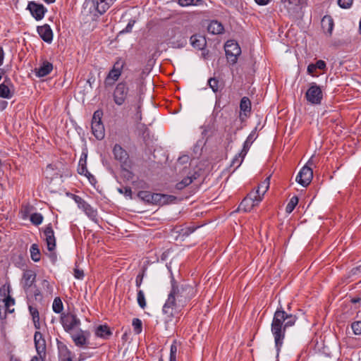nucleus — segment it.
Segmentation results:
<instances>
[{
	"mask_svg": "<svg viewBox=\"0 0 361 361\" xmlns=\"http://www.w3.org/2000/svg\"><path fill=\"white\" fill-rule=\"evenodd\" d=\"M297 319L296 314L291 312V303L288 304L287 310L280 305L275 311L271 324V331L274 338L277 353L283 345L286 330L295 325Z\"/></svg>",
	"mask_w": 361,
	"mask_h": 361,
	"instance_id": "obj_1",
	"label": "nucleus"
},
{
	"mask_svg": "<svg viewBox=\"0 0 361 361\" xmlns=\"http://www.w3.org/2000/svg\"><path fill=\"white\" fill-rule=\"evenodd\" d=\"M129 81L123 80L118 82L113 92V99L118 106H122L127 103L130 104L133 99H137V97H141V94L133 87H130Z\"/></svg>",
	"mask_w": 361,
	"mask_h": 361,
	"instance_id": "obj_2",
	"label": "nucleus"
},
{
	"mask_svg": "<svg viewBox=\"0 0 361 361\" xmlns=\"http://www.w3.org/2000/svg\"><path fill=\"white\" fill-rule=\"evenodd\" d=\"M170 293L173 295L178 301L186 305L196 295V289L188 283H178L173 276H171Z\"/></svg>",
	"mask_w": 361,
	"mask_h": 361,
	"instance_id": "obj_3",
	"label": "nucleus"
},
{
	"mask_svg": "<svg viewBox=\"0 0 361 361\" xmlns=\"http://www.w3.org/2000/svg\"><path fill=\"white\" fill-rule=\"evenodd\" d=\"M11 286H4L0 288V319L6 318L7 313H13L14 308H11L15 305V299L10 295Z\"/></svg>",
	"mask_w": 361,
	"mask_h": 361,
	"instance_id": "obj_4",
	"label": "nucleus"
},
{
	"mask_svg": "<svg viewBox=\"0 0 361 361\" xmlns=\"http://www.w3.org/2000/svg\"><path fill=\"white\" fill-rule=\"evenodd\" d=\"M183 304L180 303L178 300L173 295L170 293L168 298L163 305L162 312L169 318V321L175 317L177 314H180L185 307Z\"/></svg>",
	"mask_w": 361,
	"mask_h": 361,
	"instance_id": "obj_5",
	"label": "nucleus"
},
{
	"mask_svg": "<svg viewBox=\"0 0 361 361\" xmlns=\"http://www.w3.org/2000/svg\"><path fill=\"white\" fill-rule=\"evenodd\" d=\"M116 0H85V7L88 8L90 13L96 12L99 15L104 14Z\"/></svg>",
	"mask_w": 361,
	"mask_h": 361,
	"instance_id": "obj_6",
	"label": "nucleus"
},
{
	"mask_svg": "<svg viewBox=\"0 0 361 361\" xmlns=\"http://www.w3.org/2000/svg\"><path fill=\"white\" fill-rule=\"evenodd\" d=\"M60 322L64 331L69 334H71V331L79 327L81 324L80 319L75 314L72 312L61 313Z\"/></svg>",
	"mask_w": 361,
	"mask_h": 361,
	"instance_id": "obj_7",
	"label": "nucleus"
},
{
	"mask_svg": "<svg viewBox=\"0 0 361 361\" xmlns=\"http://www.w3.org/2000/svg\"><path fill=\"white\" fill-rule=\"evenodd\" d=\"M314 165L312 158H311L303 166L296 177V181L303 187H307L312 181L313 178V171L311 168Z\"/></svg>",
	"mask_w": 361,
	"mask_h": 361,
	"instance_id": "obj_8",
	"label": "nucleus"
},
{
	"mask_svg": "<svg viewBox=\"0 0 361 361\" xmlns=\"http://www.w3.org/2000/svg\"><path fill=\"white\" fill-rule=\"evenodd\" d=\"M305 98L312 104H320L323 99L321 87L315 82L310 83L305 93Z\"/></svg>",
	"mask_w": 361,
	"mask_h": 361,
	"instance_id": "obj_9",
	"label": "nucleus"
},
{
	"mask_svg": "<svg viewBox=\"0 0 361 361\" xmlns=\"http://www.w3.org/2000/svg\"><path fill=\"white\" fill-rule=\"evenodd\" d=\"M123 66L124 62L120 61H118L114 63L113 68L110 70L104 80V85L106 87L112 86L115 82L118 80L122 73Z\"/></svg>",
	"mask_w": 361,
	"mask_h": 361,
	"instance_id": "obj_10",
	"label": "nucleus"
},
{
	"mask_svg": "<svg viewBox=\"0 0 361 361\" xmlns=\"http://www.w3.org/2000/svg\"><path fill=\"white\" fill-rule=\"evenodd\" d=\"M225 52L228 60L234 64L237 62L238 56L241 54V49L236 42L228 40L225 44Z\"/></svg>",
	"mask_w": 361,
	"mask_h": 361,
	"instance_id": "obj_11",
	"label": "nucleus"
},
{
	"mask_svg": "<svg viewBox=\"0 0 361 361\" xmlns=\"http://www.w3.org/2000/svg\"><path fill=\"white\" fill-rule=\"evenodd\" d=\"M114 158L119 161L121 167H130L131 161L128 152L118 144H116L113 148Z\"/></svg>",
	"mask_w": 361,
	"mask_h": 361,
	"instance_id": "obj_12",
	"label": "nucleus"
},
{
	"mask_svg": "<svg viewBox=\"0 0 361 361\" xmlns=\"http://www.w3.org/2000/svg\"><path fill=\"white\" fill-rule=\"evenodd\" d=\"M261 200L262 197H257V195L250 193L242 200L238 207V211L250 212Z\"/></svg>",
	"mask_w": 361,
	"mask_h": 361,
	"instance_id": "obj_13",
	"label": "nucleus"
},
{
	"mask_svg": "<svg viewBox=\"0 0 361 361\" xmlns=\"http://www.w3.org/2000/svg\"><path fill=\"white\" fill-rule=\"evenodd\" d=\"M142 105V97H137V99H133L130 102V104L128 106L129 111H132V118L136 123H140L142 119L141 111Z\"/></svg>",
	"mask_w": 361,
	"mask_h": 361,
	"instance_id": "obj_14",
	"label": "nucleus"
},
{
	"mask_svg": "<svg viewBox=\"0 0 361 361\" xmlns=\"http://www.w3.org/2000/svg\"><path fill=\"white\" fill-rule=\"evenodd\" d=\"M27 9L30 11L31 15L36 20H42L47 11V8L43 4L35 1H30Z\"/></svg>",
	"mask_w": 361,
	"mask_h": 361,
	"instance_id": "obj_15",
	"label": "nucleus"
},
{
	"mask_svg": "<svg viewBox=\"0 0 361 361\" xmlns=\"http://www.w3.org/2000/svg\"><path fill=\"white\" fill-rule=\"evenodd\" d=\"M284 7L291 15H296L301 12L305 0H281Z\"/></svg>",
	"mask_w": 361,
	"mask_h": 361,
	"instance_id": "obj_16",
	"label": "nucleus"
},
{
	"mask_svg": "<svg viewBox=\"0 0 361 361\" xmlns=\"http://www.w3.org/2000/svg\"><path fill=\"white\" fill-rule=\"evenodd\" d=\"M44 235L45 236V241L47 246V250L49 252L54 251L56 248V238L52 228L51 224H49L44 230Z\"/></svg>",
	"mask_w": 361,
	"mask_h": 361,
	"instance_id": "obj_17",
	"label": "nucleus"
},
{
	"mask_svg": "<svg viewBox=\"0 0 361 361\" xmlns=\"http://www.w3.org/2000/svg\"><path fill=\"white\" fill-rule=\"evenodd\" d=\"M34 343L38 355H45L46 341L39 331H36L34 335Z\"/></svg>",
	"mask_w": 361,
	"mask_h": 361,
	"instance_id": "obj_18",
	"label": "nucleus"
},
{
	"mask_svg": "<svg viewBox=\"0 0 361 361\" xmlns=\"http://www.w3.org/2000/svg\"><path fill=\"white\" fill-rule=\"evenodd\" d=\"M240 119L243 122L251 112V102L247 97H243L240 102Z\"/></svg>",
	"mask_w": 361,
	"mask_h": 361,
	"instance_id": "obj_19",
	"label": "nucleus"
},
{
	"mask_svg": "<svg viewBox=\"0 0 361 361\" xmlns=\"http://www.w3.org/2000/svg\"><path fill=\"white\" fill-rule=\"evenodd\" d=\"M37 32L40 37L47 43H51L53 39V32L50 26L44 24L37 27Z\"/></svg>",
	"mask_w": 361,
	"mask_h": 361,
	"instance_id": "obj_20",
	"label": "nucleus"
},
{
	"mask_svg": "<svg viewBox=\"0 0 361 361\" xmlns=\"http://www.w3.org/2000/svg\"><path fill=\"white\" fill-rule=\"evenodd\" d=\"M56 341L60 361H73L71 352L68 350V347L58 339Z\"/></svg>",
	"mask_w": 361,
	"mask_h": 361,
	"instance_id": "obj_21",
	"label": "nucleus"
},
{
	"mask_svg": "<svg viewBox=\"0 0 361 361\" xmlns=\"http://www.w3.org/2000/svg\"><path fill=\"white\" fill-rule=\"evenodd\" d=\"M36 280V274L32 270H26L23 275V287L26 291L30 288Z\"/></svg>",
	"mask_w": 361,
	"mask_h": 361,
	"instance_id": "obj_22",
	"label": "nucleus"
},
{
	"mask_svg": "<svg viewBox=\"0 0 361 361\" xmlns=\"http://www.w3.org/2000/svg\"><path fill=\"white\" fill-rule=\"evenodd\" d=\"M52 70V63L47 61H44L40 64L39 68H35L34 71L37 77L42 78L49 75Z\"/></svg>",
	"mask_w": 361,
	"mask_h": 361,
	"instance_id": "obj_23",
	"label": "nucleus"
},
{
	"mask_svg": "<svg viewBox=\"0 0 361 361\" xmlns=\"http://www.w3.org/2000/svg\"><path fill=\"white\" fill-rule=\"evenodd\" d=\"M71 337L74 344L78 348H87L90 345V341L81 334L78 329L75 333L71 334Z\"/></svg>",
	"mask_w": 361,
	"mask_h": 361,
	"instance_id": "obj_24",
	"label": "nucleus"
},
{
	"mask_svg": "<svg viewBox=\"0 0 361 361\" xmlns=\"http://www.w3.org/2000/svg\"><path fill=\"white\" fill-rule=\"evenodd\" d=\"M257 132V128H255L248 135L246 140L245 141L243 144V149L241 152L239 153V156L243 157V159L245 158L246 156L247 152L250 149V146L252 145V142L255 141V140L257 138V135H256Z\"/></svg>",
	"mask_w": 361,
	"mask_h": 361,
	"instance_id": "obj_25",
	"label": "nucleus"
},
{
	"mask_svg": "<svg viewBox=\"0 0 361 361\" xmlns=\"http://www.w3.org/2000/svg\"><path fill=\"white\" fill-rule=\"evenodd\" d=\"M156 205L163 206L171 203H175L177 197L174 195H166V194H156Z\"/></svg>",
	"mask_w": 361,
	"mask_h": 361,
	"instance_id": "obj_26",
	"label": "nucleus"
},
{
	"mask_svg": "<svg viewBox=\"0 0 361 361\" xmlns=\"http://www.w3.org/2000/svg\"><path fill=\"white\" fill-rule=\"evenodd\" d=\"M190 43L194 48L202 50L207 45L206 38L200 35H193L190 37Z\"/></svg>",
	"mask_w": 361,
	"mask_h": 361,
	"instance_id": "obj_27",
	"label": "nucleus"
},
{
	"mask_svg": "<svg viewBox=\"0 0 361 361\" xmlns=\"http://www.w3.org/2000/svg\"><path fill=\"white\" fill-rule=\"evenodd\" d=\"M94 334L96 336L99 337L101 338L107 340L109 339L111 335L112 331H111L110 328L106 325H99L96 329Z\"/></svg>",
	"mask_w": 361,
	"mask_h": 361,
	"instance_id": "obj_28",
	"label": "nucleus"
},
{
	"mask_svg": "<svg viewBox=\"0 0 361 361\" xmlns=\"http://www.w3.org/2000/svg\"><path fill=\"white\" fill-rule=\"evenodd\" d=\"M156 194L149 191L141 190L138 192L137 197L147 203L155 204L157 201Z\"/></svg>",
	"mask_w": 361,
	"mask_h": 361,
	"instance_id": "obj_29",
	"label": "nucleus"
},
{
	"mask_svg": "<svg viewBox=\"0 0 361 361\" xmlns=\"http://www.w3.org/2000/svg\"><path fill=\"white\" fill-rule=\"evenodd\" d=\"M207 30L213 35H220L224 31L223 25L217 20H212L207 27Z\"/></svg>",
	"mask_w": 361,
	"mask_h": 361,
	"instance_id": "obj_30",
	"label": "nucleus"
},
{
	"mask_svg": "<svg viewBox=\"0 0 361 361\" xmlns=\"http://www.w3.org/2000/svg\"><path fill=\"white\" fill-rule=\"evenodd\" d=\"M92 132L94 136L99 140L104 137V126L102 123L92 124Z\"/></svg>",
	"mask_w": 361,
	"mask_h": 361,
	"instance_id": "obj_31",
	"label": "nucleus"
},
{
	"mask_svg": "<svg viewBox=\"0 0 361 361\" xmlns=\"http://www.w3.org/2000/svg\"><path fill=\"white\" fill-rule=\"evenodd\" d=\"M15 94V89H11V87L6 85V84H0V97L4 99H11Z\"/></svg>",
	"mask_w": 361,
	"mask_h": 361,
	"instance_id": "obj_32",
	"label": "nucleus"
},
{
	"mask_svg": "<svg viewBox=\"0 0 361 361\" xmlns=\"http://www.w3.org/2000/svg\"><path fill=\"white\" fill-rule=\"evenodd\" d=\"M334 25V20L330 16H324L322 19V28L326 30L330 35L332 33Z\"/></svg>",
	"mask_w": 361,
	"mask_h": 361,
	"instance_id": "obj_33",
	"label": "nucleus"
},
{
	"mask_svg": "<svg viewBox=\"0 0 361 361\" xmlns=\"http://www.w3.org/2000/svg\"><path fill=\"white\" fill-rule=\"evenodd\" d=\"M136 128H137L138 135L140 136H142L144 141H145L146 138L147 137H149V128H147V126L144 123H141V122H140V123H137Z\"/></svg>",
	"mask_w": 361,
	"mask_h": 361,
	"instance_id": "obj_34",
	"label": "nucleus"
},
{
	"mask_svg": "<svg viewBox=\"0 0 361 361\" xmlns=\"http://www.w3.org/2000/svg\"><path fill=\"white\" fill-rule=\"evenodd\" d=\"M269 180H270V178L268 177L263 182H262L259 185L258 188L256 190L255 193L253 195H257V197H261L260 196V194H261L260 190L263 189V190L262 192V195L263 196L269 187Z\"/></svg>",
	"mask_w": 361,
	"mask_h": 361,
	"instance_id": "obj_35",
	"label": "nucleus"
},
{
	"mask_svg": "<svg viewBox=\"0 0 361 361\" xmlns=\"http://www.w3.org/2000/svg\"><path fill=\"white\" fill-rule=\"evenodd\" d=\"M30 251L31 259L35 262H39L40 260L41 253L38 245L32 244L30 247Z\"/></svg>",
	"mask_w": 361,
	"mask_h": 361,
	"instance_id": "obj_36",
	"label": "nucleus"
},
{
	"mask_svg": "<svg viewBox=\"0 0 361 361\" xmlns=\"http://www.w3.org/2000/svg\"><path fill=\"white\" fill-rule=\"evenodd\" d=\"M52 309L55 313H62V311L63 310V305L61 299L59 297H56L54 298L52 305Z\"/></svg>",
	"mask_w": 361,
	"mask_h": 361,
	"instance_id": "obj_37",
	"label": "nucleus"
},
{
	"mask_svg": "<svg viewBox=\"0 0 361 361\" xmlns=\"http://www.w3.org/2000/svg\"><path fill=\"white\" fill-rule=\"evenodd\" d=\"M80 208H82L85 214L91 219H93L96 216V211L94 210L91 205H90L86 202H83V204L80 206Z\"/></svg>",
	"mask_w": 361,
	"mask_h": 361,
	"instance_id": "obj_38",
	"label": "nucleus"
},
{
	"mask_svg": "<svg viewBox=\"0 0 361 361\" xmlns=\"http://www.w3.org/2000/svg\"><path fill=\"white\" fill-rule=\"evenodd\" d=\"M298 200H299L297 196H293L291 197V199L290 200L289 202L288 203V204L286 205V213L290 214L293 211L295 206L298 203Z\"/></svg>",
	"mask_w": 361,
	"mask_h": 361,
	"instance_id": "obj_39",
	"label": "nucleus"
},
{
	"mask_svg": "<svg viewBox=\"0 0 361 361\" xmlns=\"http://www.w3.org/2000/svg\"><path fill=\"white\" fill-rule=\"evenodd\" d=\"M208 85L215 93L220 90L219 81L216 78H210L208 80Z\"/></svg>",
	"mask_w": 361,
	"mask_h": 361,
	"instance_id": "obj_40",
	"label": "nucleus"
},
{
	"mask_svg": "<svg viewBox=\"0 0 361 361\" xmlns=\"http://www.w3.org/2000/svg\"><path fill=\"white\" fill-rule=\"evenodd\" d=\"M30 220L32 224L38 226L42 223L43 216L40 213H33L30 215Z\"/></svg>",
	"mask_w": 361,
	"mask_h": 361,
	"instance_id": "obj_41",
	"label": "nucleus"
},
{
	"mask_svg": "<svg viewBox=\"0 0 361 361\" xmlns=\"http://www.w3.org/2000/svg\"><path fill=\"white\" fill-rule=\"evenodd\" d=\"M177 350V342L174 341L170 348L169 361H176Z\"/></svg>",
	"mask_w": 361,
	"mask_h": 361,
	"instance_id": "obj_42",
	"label": "nucleus"
},
{
	"mask_svg": "<svg viewBox=\"0 0 361 361\" xmlns=\"http://www.w3.org/2000/svg\"><path fill=\"white\" fill-rule=\"evenodd\" d=\"M137 300L139 306L142 309H145L146 307V300L145 298L144 292L142 290H137Z\"/></svg>",
	"mask_w": 361,
	"mask_h": 361,
	"instance_id": "obj_43",
	"label": "nucleus"
},
{
	"mask_svg": "<svg viewBox=\"0 0 361 361\" xmlns=\"http://www.w3.org/2000/svg\"><path fill=\"white\" fill-rule=\"evenodd\" d=\"M132 325L134 329V331L135 334H139L141 333L142 330V321L138 318H134L133 319Z\"/></svg>",
	"mask_w": 361,
	"mask_h": 361,
	"instance_id": "obj_44",
	"label": "nucleus"
},
{
	"mask_svg": "<svg viewBox=\"0 0 361 361\" xmlns=\"http://www.w3.org/2000/svg\"><path fill=\"white\" fill-rule=\"evenodd\" d=\"M129 167H121V176L126 180L133 179L134 174L128 169Z\"/></svg>",
	"mask_w": 361,
	"mask_h": 361,
	"instance_id": "obj_45",
	"label": "nucleus"
},
{
	"mask_svg": "<svg viewBox=\"0 0 361 361\" xmlns=\"http://www.w3.org/2000/svg\"><path fill=\"white\" fill-rule=\"evenodd\" d=\"M243 159H243V157L239 156V154L235 156L231 164V167H234L233 171H235L241 165Z\"/></svg>",
	"mask_w": 361,
	"mask_h": 361,
	"instance_id": "obj_46",
	"label": "nucleus"
},
{
	"mask_svg": "<svg viewBox=\"0 0 361 361\" xmlns=\"http://www.w3.org/2000/svg\"><path fill=\"white\" fill-rule=\"evenodd\" d=\"M103 116V111L102 110H97L94 112L92 120V124L97 123H102V118Z\"/></svg>",
	"mask_w": 361,
	"mask_h": 361,
	"instance_id": "obj_47",
	"label": "nucleus"
},
{
	"mask_svg": "<svg viewBox=\"0 0 361 361\" xmlns=\"http://www.w3.org/2000/svg\"><path fill=\"white\" fill-rule=\"evenodd\" d=\"M136 23V19H130L127 25V26L123 29L121 31H120L119 34H125V33H130L132 32L133 27L134 26L135 23Z\"/></svg>",
	"mask_w": 361,
	"mask_h": 361,
	"instance_id": "obj_48",
	"label": "nucleus"
},
{
	"mask_svg": "<svg viewBox=\"0 0 361 361\" xmlns=\"http://www.w3.org/2000/svg\"><path fill=\"white\" fill-rule=\"evenodd\" d=\"M352 330L355 335H361V321H356L351 324Z\"/></svg>",
	"mask_w": 361,
	"mask_h": 361,
	"instance_id": "obj_49",
	"label": "nucleus"
},
{
	"mask_svg": "<svg viewBox=\"0 0 361 361\" xmlns=\"http://www.w3.org/2000/svg\"><path fill=\"white\" fill-rule=\"evenodd\" d=\"M145 274V268H143L141 271L137 275L135 279V286L139 288L142 283L143 278Z\"/></svg>",
	"mask_w": 361,
	"mask_h": 361,
	"instance_id": "obj_50",
	"label": "nucleus"
},
{
	"mask_svg": "<svg viewBox=\"0 0 361 361\" xmlns=\"http://www.w3.org/2000/svg\"><path fill=\"white\" fill-rule=\"evenodd\" d=\"M338 5L342 8H349L353 3V0H338Z\"/></svg>",
	"mask_w": 361,
	"mask_h": 361,
	"instance_id": "obj_51",
	"label": "nucleus"
},
{
	"mask_svg": "<svg viewBox=\"0 0 361 361\" xmlns=\"http://www.w3.org/2000/svg\"><path fill=\"white\" fill-rule=\"evenodd\" d=\"M77 171L78 173L80 175H85L89 171L87 169V163L79 161Z\"/></svg>",
	"mask_w": 361,
	"mask_h": 361,
	"instance_id": "obj_52",
	"label": "nucleus"
},
{
	"mask_svg": "<svg viewBox=\"0 0 361 361\" xmlns=\"http://www.w3.org/2000/svg\"><path fill=\"white\" fill-rule=\"evenodd\" d=\"M118 191L121 194H123L126 197L132 198V190L130 187H124L118 188Z\"/></svg>",
	"mask_w": 361,
	"mask_h": 361,
	"instance_id": "obj_53",
	"label": "nucleus"
},
{
	"mask_svg": "<svg viewBox=\"0 0 361 361\" xmlns=\"http://www.w3.org/2000/svg\"><path fill=\"white\" fill-rule=\"evenodd\" d=\"M317 71V68L314 63H310L307 68V72L309 75H311L313 77H317L318 75L314 74Z\"/></svg>",
	"mask_w": 361,
	"mask_h": 361,
	"instance_id": "obj_54",
	"label": "nucleus"
},
{
	"mask_svg": "<svg viewBox=\"0 0 361 361\" xmlns=\"http://www.w3.org/2000/svg\"><path fill=\"white\" fill-rule=\"evenodd\" d=\"M193 0H176L177 4L181 7L193 6Z\"/></svg>",
	"mask_w": 361,
	"mask_h": 361,
	"instance_id": "obj_55",
	"label": "nucleus"
},
{
	"mask_svg": "<svg viewBox=\"0 0 361 361\" xmlns=\"http://www.w3.org/2000/svg\"><path fill=\"white\" fill-rule=\"evenodd\" d=\"M29 311L30 314L32 315V319L39 318V312L36 307L29 305Z\"/></svg>",
	"mask_w": 361,
	"mask_h": 361,
	"instance_id": "obj_56",
	"label": "nucleus"
},
{
	"mask_svg": "<svg viewBox=\"0 0 361 361\" xmlns=\"http://www.w3.org/2000/svg\"><path fill=\"white\" fill-rule=\"evenodd\" d=\"M353 276H361V267L360 266L354 267L350 270V275L348 276V277Z\"/></svg>",
	"mask_w": 361,
	"mask_h": 361,
	"instance_id": "obj_57",
	"label": "nucleus"
},
{
	"mask_svg": "<svg viewBox=\"0 0 361 361\" xmlns=\"http://www.w3.org/2000/svg\"><path fill=\"white\" fill-rule=\"evenodd\" d=\"M195 230V228L189 226L184 229H182L180 234H182L183 236H188L190 234H191L192 232H194Z\"/></svg>",
	"mask_w": 361,
	"mask_h": 361,
	"instance_id": "obj_58",
	"label": "nucleus"
},
{
	"mask_svg": "<svg viewBox=\"0 0 361 361\" xmlns=\"http://www.w3.org/2000/svg\"><path fill=\"white\" fill-rule=\"evenodd\" d=\"M317 69H319V70H325L326 68V63L323 60H318L315 63H314Z\"/></svg>",
	"mask_w": 361,
	"mask_h": 361,
	"instance_id": "obj_59",
	"label": "nucleus"
},
{
	"mask_svg": "<svg viewBox=\"0 0 361 361\" xmlns=\"http://www.w3.org/2000/svg\"><path fill=\"white\" fill-rule=\"evenodd\" d=\"M74 276L78 279H82L84 277V272L82 270L75 269Z\"/></svg>",
	"mask_w": 361,
	"mask_h": 361,
	"instance_id": "obj_60",
	"label": "nucleus"
},
{
	"mask_svg": "<svg viewBox=\"0 0 361 361\" xmlns=\"http://www.w3.org/2000/svg\"><path fill=\"white\" fill-rule=\"evenodd\" d=\"M87 149H85L82 152V154L80 156L79 161L83 162V163H87Z\"/></svg>",
	"mask_w": 361,
	"mask_h": 361,
	"instance_id": "obj_61",
	"label": "nucleus"
},
{
	"mask_svg": "<svg viewBox=\"0 0 361 361\" xmlns=\"http://www.w3.org/2000/svg\"><path fill=\"white\" fill-rule=\"evenodd\" d=\"M1 84H6V85L11 87V89H14V86L8 76L4 77V82Z\"/></svg>",
	"mask_w": 361,
	"mask_h": 361,
	"instance_id": "obj_62",
	"label": "nucleus"
},
{
	"mask_svg": "<svg viewBox=\"0 0 361 361\" xmlns=\"http://www.w3.org/2000/svg\"><path fill=\"white\" fill-rule=\"evenodd\" d=\"M85 176L87 178L88 180L90 181V183L91 184H94V183H97L96 178H94V176L92 174H91L90 172H88L87 173H86Z\"/></svg>",
	"mask_w": 361,
	"mask_h": 361,
	"instance_id": "obj_63",
	"label": "nucleus"
},
{
	"mask_svg": "<svg viewBox=\"0 0 361 361\" xmlns=\"http://www.w3.org/2000/svg\"><path fill=\"white\" fill-rule=\"evenodd\" d=\"M201 175V170L199 169L198 171H194V173L191 175V176H189L192 180L194 181L195 180L197 179Z\"/></svg>",
	"mask_w": 361,
	"mask_h": 361,
	"instance_id": "obj_64",
	"label": "nucleus"
}]
</instances>
